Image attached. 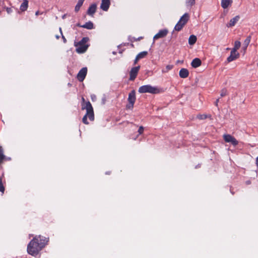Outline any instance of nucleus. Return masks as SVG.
I'll use <instances>...</instances> for the list:
<instances>
[{
    "label": "nucleus",
    "mask_w": 258,
    "mask_h": 258,
    "mask_svg": "<svg viewBox=\"0 0 258 258\" xmlns=\"http://www.w3.org/2000/svg\"><path fill=\"white\" fill-rule=\"evenodd\" d=\"M38 238H40V235L35 236L28 245L27 251L32 255H37L46 245L45 240L38 242Z\"/></svg>",
    "instance_id": "f257e3e1"
},
{
    "label": "nucleus",
    "mask_w": 258,
    "mask_h": 258,
    "mask_svg": "<svg viewBox=\"0 0 258 258\" xmlns=\"http://www.w3.org/2000/svg\"><path fill=\"white\" fill-rule=\"evenodd\" d=\"M82 109L86 110V114L83 117L82 121L84 124H88L89 122L87 121V117H88L91 121H93L94 120L93 109L91 103L89 101H88V102L83 104L82 105Z\"/></svg>",
    "instance_id": "f03ea898"
},
{
    "label": "nucleus",
    "mask_w": 258,
    "mask_h": 258,
    "mask_svg": "<svg viewBox=\"0 0 258 258\" xmlns=\"http://www.w3.org/2000/svg\"><path fill=\"white\" fill-rule=\"evenodd\" d=\"M139 92L140 93H150L157 94L159 93V89L157 87H152L150 85H144L139 89Z\"/></svg>",
    "instance_id": "7ed1b4c3"
},
{
    "label": "nucleus",
    "mask_w": 258,
    "mask_h": 258,
    "mask_svg": "<svg viewBox=\"0 0 258 258\" xmlns=\"http://www.w3.org/2000/svg\"><path fill=\"white\" fill-rule=\"evenodd\" d=\"M136 99V92L134 90H133L128 94L127 100L129 103L128 104L126 105V108L128 109L133 108Z\"/></svg>",
    "instance_id": "20e7f679"
},
{
    "label": "nucleus",
    "mask_w": 258,
    "mask_h": 258,
    "mask_svg": "<svg viewBox=\"0 0 258 258\" xmlns=\"http://www.w3.org/2000/svg\"><path fill=\"white\" fill-rule=\"evenodd\" d=\"M223 139L226 143H231L234 146L237 145L238 144V142L236 140V139L230 135H224Z\"/></svg>",
    "instance_id": "39448f33"
},
{
    "label": "nucleus",
    "mask_w": 258,
    "mask_h": 258,
    "mask_svg": "<svg viewBox=\"0 0 258 258\" xmlns=\"http://www.w3.org/2000/svg\"><path fill=\"white\" fill-rule=\"evenodd\" d=\"M140 66H138L136 67H134L132 68L131 71L130 72V78L129 80L130 81H134L137 76L138 74L139 71L140 70Z\"/></svg>",
    "instance_id": "423d86ee"
},
{
    "label": "nucleus",
    "mask_w": 258,
    "mask_h": 258,
    "mask_svg": "<svg viewBox=\"0 0 258 258\" xmlns=\"http://www.w3.org/2000/svg\"><path fill=\"white\" fill-rule=\"evenodd\" d=\"M87 73V68H83L77 75V79L80 82H82L85 79Z\"/></svg>",
    "instance_id": "0eeeda50"
},
{
    "label": "nucleus",
    "mask_w": 258,
    "mask_h": 258,
    "mask_svg": "<svg viewBox=\"0 0 258 258\" xmlns=\"http://www.w3.org/2000/svg\"><path fill=\"white\" fill-rule=\"evenodd\" d=\"M168 31L167 29H162L159 31L153 37L154 40H156L159 38L165 37L168 34Z\"/></svg>",
    "instance_id": "6e6552de"
},
{
    "label": "nucleus",
    "mask_w": 258,
    "mask_h": 258,
    "mask_svg": "<svg viewBox=\"0 0 258 258\" xmlns=\"http://www.w3.org/2000/svg\"><path fill=\"white\" fill-rule=\"evenodd\" d=\"M239 56V53L233 50H231L230 56L227 58V60L228 62H230L237 58Z\"/></svg>",
    "instance_id": "1a4fd4ad"
},
{
    "label": "nucleus",
    "mask_w": 258,
    "mask_h": 258,
    "mask_svg": "<svg viewBox=\"0 0 258 258\" xmlns=\"http://www.w3.org/2000/svg\"><path fill=\"white\" fill-rule=\"evenodd\" d=\"M110 5V0H102L100 8L104 11H107L109 8Z\"/></svg>",
    "instance_id": "9d476101"
},
{
    "label": "nucleus",
    "mask_w": 258,
    "mask_h": 258,
    "mask_svg": "<svg viewBox=\"0 0 258 258\" xmlns=\"http://www.w3.org/2000/svg\"><path fill=\"white\" fill-rule=\"evenodd\" d=\"M77 46V47L76 48V51L79 53H82L85 52L88 47V45L79 44V43Z\"/></svg>",
    "instance_id": "9b49d317"
},
{
    "label": "nucleus",
    "mask_w": 258,
    "mask_h": 258,
    "mask_svg": "<svg viewBox=\"0 0 258 258\" xmlns=\"http://www.w3.org/2000/svg\"><path fill=\"white\" fill-rule=\"evenodd\" d=\"M97 6L95 4H92L87 11V14L92 16L96 11Z\"/></svg>",
    "instance_id": "f8f14e48"
},
{
    "label": "nucleus",
    "mask_w": 258,
    "mask_h": 258,
    "mask_svg": "<svg viewBox=\"0 0 258 258\" xmlns=\"http://www.w3.org/2000/svg\"><path fill=\"white\" fill-rule=\"evenodd\" d=\"M179 75L181 78H186L189 75V72L186 69H181L179 73Z\"/></svg>",
    "instance_id": "ddd939ff"
},
{
    "label": "nucleus",
    "mask_w": 258,
    "mask_h": 258,
    "mask_svg": "<svg viewBox=\"0 0 258 258\" xmlns=\"http://www.w3.org/2000/svg\"><path fill=\"white\" fill-rule=\"evenodd\" d=\"M202 64V61L200 59L196 58L194 59L191 63V66L194 68H197L200 67Z\"/></svg>",
    "instance_id": "4468645a"
},
{
    "label": "nucleus",
    "mask_w": 258,
    "mask_h": 258,
    "mask_svg": "<svg viewBox=\"0 0 258 258\" xmlns=\"http://www.w3.org/2000/svg\"><path fill=\"white\" fill-rule=\"evenodd\" d=\"M240 17L239 16H236L234 18L231 19L229 23L227 24L228 27H232L235 25L237 22L239 20Z\"/></svg>",
    "instance_id": "2eb2a0df"
},
{
    "label": "nucleus",
    "mask_w": 258,
    "mask_h": 258,
    "mask_svg": "<svg viewBox=\"0 0 258 258\" xmlns=\"http://www.w3.org/2000/svg\"><path fill=\"white\" fill-rule=\"evenodd\" d=\"M189 15L187 13H185L180 19L179 22L182 24V25H185L186 23L189 20Z\"/></svg>",
    "instance_id": "dca6fc26"
},
{
    "label": "nucleus",
    "mask_w": 258,
    "mask_h": 258,
    "mask_svg": "<svg viewBox=\"0 0 258 258\" xmlns=\"http://www.w3.org/2000/svg\"><path fill=\"white\" fill-rule=\"evenodd\" d=\"M28 7V1L27 0H23L22 4L20 6V10L24 12L26 11Z\"/></svg>",
    "instance_id": "f3484780"
},
{
    "label": "nucleus",
    "mask_w": 258,
    "mask_h": 258,
    "mask_svg": "<svg viewBox=\"0 0 258 258\" xmlns=\"http://www.w3.org/2000/svg\"><path fill=\"white\" fill-rule=\"evenodd\" d=\"M81 27L90 30L94 28V25L92 22L89 21L86 23L84 25L81 26Z\"/></svg>",
    "instance_id": "a211bd4d"
},
{
    "label": "nucleus",
    "mask_w": 258,
    "mask_h": 258,
    "mask_svg": "<svg viewBox=\"0 0 258 258\" xmlns=\"http://www.w3.org/2000/svg\"><path fill=\"white\" fill-rule=\"evenodd\" d=\"M197 38V37L194 35H191L188 38V43L189 45H192L196 43Z\"/></svg>",
    "instance_id": "6ab92c4d"
},
{
    "label": "nucleus",
    "mask_w": 258,
    "mask_h": 258,
    "mask_svg": "<svg viewBox=\"0 0 258 258\" xmlns=\"http://www.w3.org/2000/svg\"><path fill=\"white\" fill-rule=\"evenodd\" d=\"M250 40H251V36H248L247 37L246 39L244 40V41L243 42V48L244 51L246 49L248 45H249V44L250 42Z\"/></svg>",
    "instance_id": "aec40b11"
},
{
    "label": "nucleus",
    "mask_w": 258,
    "mask_h": 258,
    "mask_svg": "<svg viewBox=\"0 0 258 258\" xmlns=\"http://www.w3.org/2000/svg\"><path fill=\"white\" fill-rule=\"evenodd\" d=\"M231 1L230 0H222L221 1V6L223 8L226 9L228 7V6L231 4Z\"/></svg>",
    "instance_id": "412c9836"
},
{
    "label": "nucleus",
    "mask_w": 258,
    "mask_h": 258,
    "mask_svg": "<svg viewBox=\"0 0 258 258\" xmlns=\"http://www.w3.org/2000/svg\"><path fill=\"white\" fill-rule=\"evenodd\" d=\"M84 1L85 0H79L78 1V3L76 5V6L75 7V11L76 12H78L79 11L80 8L83 5V4Z\"/></svg>",
    "instance_id": "4be33fe9"
},
{
    "label": "nucleus",
    "mask_w": 258,
    "mask_h": 258,
    "mask_svg": "<svg viewBox=\"0 0 258 258\" xmlns=\"http://www.w3.org/2000/svg\"><path fill=\"white\" fill-rule=\"evenodd\" d=\"M184 26V25H182V24H181L180 22L178 21L176 25H175L174 29L176 31H179L182 29Z\"/></svg>",
    "instance_id": "5701e85b"
},
{
    "label": "nucleus",
    "mask_w": 258,
    "mask_h": 258,
    "mask_svg": "<svg viewBox=\"0 0 258 258\" xmlns=\"http://www.w3.org/2000/svg\"><path fill=\"white\" fill-rule=\"evenodd\" d=\"M240 42L239 41H236L234 43V47L232 49L235 51H237V50L240 48Z\"/></svg>",
    "instance_id": "b1692460"
},
{
    "label": "nucleus",
    "mask_w": 258,
    "mask_h": 258,
    "mask_svg": "<svg viewBox=\"0 0 258 258\" xmlns=\"http://www.w3.org/2000/svg\"><path fill=\"white\" fill-rule=\"evenodd\" d=\"M147 54H148V52L144 51H142V52L139 53L137 55V56H138V57L139 58V59H140L141 58L145 57Z\"/></svg>",
    "instance_id": "393cba45"
},
{
    "label": "nucleus",
    "mask_w": 258,
    "mask_h": 258,
    "mask_svg": "<svg viewBox=\"0 0 258 258\" xmlns=\"http://www.w3.org/2000/svg\"><path fill=\"white\" fill-rule=\"evenodd\" d=\"M5 158L4 154V150L2 146H0V163H1Z\"/></svg>",
    "instance_id": "a878e982"
},
{
    "label": "nucleus",
    "mask_w": 258,
    "mask_h": 258,
    "mask_svg": "<svg viewBox=\"0 0 258 258\" xmlns=\"http://www.w3.org/2000/svg\"><path fill=\"white\" fill-rule=\"evenodd\" d=\"M89 39L87 37H84L82 40L78 43L79 44L86 45L85 43L88 41Z\"/></svg>",
    "instance_id": "bb28decb"
},
{
    "label": "nucleus",
    "mask_w": 258,
    "mask_h": 258,
    "mask_svg": "<svg viewBox=\"0 0 258 258\" xmlns=\"http://www.w3.org/2000/svg\"><path fill=\"white\" fill-rule=\"evenodd\" d=\"M197 117L199 119H205L208 117V115L206 114H198Z\"/></svg>",
    "instance_id": "cd10ccee"
},
{
    "label": "nucleus",
    "mask_w": 258,
    "mask_h": 258,
    "mask_svg": "<svg viewBox=\"0 0 258 258\" xmlns=\"http://www.w3.org/2000/svg\"><path fill=\"white\" fill-rule=\"evenodd\" d=\"M0 191L4 193L5 191V187L2 183V178H0Z\"/></svg>",
    "instance_id": "c85d7f7f"
},
{
    "label": "nucleus",
    "mask_w": 258,
    "mask_h": 258,
    "mask_svg": "<svg viewBox=\"0 0 258 258\" xmlns=\"http://www.w3.org/2000/svg\"><path fill=\"white\" fill-rule=\"evenodd\" d=\"M187 6H192L195 4V0H186Z\"/></svg>",
    "instance_id": "c756f323"
},
{
    "label": "nucleus",
    "mask_w": 258,
    "mask_h": 258,
    "mask_svg": "<svg viewBox=\"0 0 258 258\" xmlns=\"http://www.w3.org/2000/svg\"><path fill=\"white\" fill-rule=\"evenodd\" d=\"M44 240H45V241H46V244L47 242H48V238H46L44 237L43 236H40V238H38V242H43Z\"/></svg>",
    "instance_id": "7c9ffc66"
},
{
    "label": "nucleus",
    "mask_w": 258,
    "mask_h": 258,
    "mask_svg": "<svg viewBox=\"0 0 258 258\" xmlns=\"http://www.w3.org/2000/svg\"><path fill=\"white\" fill-rule=\"evenodd\" d=\"M227 95V90L226 89H222L221 92L220 96L224 97Z\"/></svg>",
    "instance_id": "2f4dec72"
},
{
    "label": "nucleus",
    "mask_w": 258,
    "mask_h": 258,
    "mask_svg": "<svg viewBox=\"0 0 258 258\" xmlns=\"http://www.w3.org/2000/svg\"><path fill=\"white\" fill-rule=\"evenodd\" d=\"M143 131H144V127L142 126H141L139 127V130H138V133H139V135H141L143 133Z\"/></svg>",
    "instance_id": "473e14b6"
},
{
    "label": "nucleus",
    "mask_w": 258,
    "mask_h": 258,
    "mask_svg": "<svg viewBox=\"0 0 258 258\" xmlns=\"http://www.w3.org/2000/svg\"><path fill=\"white\" fill-rule=\"evenodd\" d=\"M173 68V66L172 65H167L166 67V71H165L164 72H167L169 70H170L172 69Z\"/></svg>",
    "instance_id": "72a5a7b5"
},
{
    "label": "nucleus",
    "mask_w": 258,
    "mask_h": 258,
    "mask_svg": "<svg viewBox=\"0 0 258 258\" xmlns=\"http://www.w3.org/2000/svg\"><path fill=\"white\" fill-rule=\"evenodd\" d=\"M59 31L60 32V34L61 35H62V38L63 39V42L64 43H66L67 42V40L66 39V38L64 37V36L62 35V31H61V28H59Z\"/></svg>",
    "instance_id": "f704fd0d"
},
{
    "label": "nucleus",
    "mask_w": 258,
    "mask_h": 258,
    "mask_svg": "<svg viewBox=\"0 0 258 258\" xmlns=\"http://www.w3.org/2000/svg\"><path fill=\"white\" fill-rule=\"evenodd\" d=\"M6 11L8 14H10L12 12V10L10 8H7Z\"/></svg>",
    "instance_id": "c9c22d12"
},
{
    "label": "nucleus",
    "mask_w": 258,
    "mask_h": 258,
    "mask_svg": "<svg viewBox=\"0 0 258 258\" xmlns=\"http://www.w3.org/2000/svg\"><path fill=\"white\" fill-rule=\"evenodd\" d=\"M139 59V58H138V56H136V57L134 60V64H136Z\"/></svg>",
    "instance_id": "e433bc0d"
},
{
    "label": "nucleus",
    "mask_w": 258,
    "mask_h": 258,
    "mask_svg": "<svg viewBox=\"0 0 258 258\" xmlns=\"http://www.w3.org/2000/svg\"><path fill=\"white\" fill-rule=\"evenodd\" d=\"M134 41H139L141 39H143L142 37H140L138 38H133Z\"/></svg>",
    "instance_id": "4c0bfd02"
},
{
    "label": "nucleus",
    "mask_w": 258,
    "mask_h": 258,
    "mask_svg": "<svg viewBox=\"0 0 258 258\" xmlns=\"http://www.w3.org/2000/svg\"><path fill=\"white\" fill-rule=\"evenodd\" d=\"M82 106L83 104H85V103H86L87 102H85V99H84V97H82Z\"/></svg>",
    "instance_id": "58836bf2"
},
{
    "label": "nucleus",
    "mask_w": 258,
    "mask_h": 258,
    "mask_svg": "<svg viewBox=\"0 0 258 258\" xmlns=\"http://www.w3.org/2000/svg\"><path fill=\"white\" fill-rule=\"evenodd\" d=\"M255 164H256V166L258 168V156L256 158Z\"/></svg>",
    "instance_id": "ea45409f"
},
{
    "label": "nucleus",
    "mask_w": 258,
    "mask_h": 258,
    "mask_svg": "<svg viewBox=\"0 0 258 258\" xmlns=\"http://www.w3.org/2000/svg\"><path fill=\"white\" fill-rule=\"evenodd\" d=\"M219 99H217L215 102V105L216 106H218V102H219Z\"/></svg>",
    "instance_id": "a19ab883"
},
{
    "label": "nucleus",
    "mask_w": 258,
    "mask_h": 258,
    "mask_svg": "<svg viewBox=\"0 0 258 258\" xmlns=\"http://www.w3.org/2000/svg\"><path fill=\"white\" fill-rule=\"evenodd\" d=\"M91 98H92V100L93 101L96 98L95 95H91Z\"/></svg>",
    "instance_id": "79ce46f5"
},
{
    "label": "nucleus",
    "mask_w": 258,
    "mask_h": 258,
    "mask_svg": "<svg viewBox=\"0 0 258 258\" xmlns=\"http://www.w3.org/2000/svg\"><path fill=\"white\" fill-rule=\"evenodd\" d=\"M39 14V11H37V12L35 13V15H36V16H38Z\"/></svg>",
    "instance_id": "37998d69"
},
{
    "label": "nucleus",
    "mask_w": 258,
    "mask_h": 258,
    "mask_svg": "<svg viewBox=\"0 0 258 258\" xmlns=\"http://www.w3.org/2000/svg\"><path fill=\"white\" fill-rule=\"evenodd\" d=\"M55 37H56V39H59V35H55Z\"/></svg>",
    "instance_id": "c03bdc74"
},
{
    "label": "nucleus",
    "mask_w": 258,
    "mask_h": 258,
    "mask_svg": "<svg viewBox=\"0 0 258 258\" xmlns=\"http://www.w3.org/2000/svg\"><path fill=\"white\" fill-rule=\"evenodd\" d=\"M246 183H247V184H250V181H246Z\"/></svg>",
    "instance_id": "a18cd8bd"
},
{
    "label": "nucleus",
    "mask_w": 258,
    "mask_h": 258,
    "mask_svg": "<svg viewBox=\"0 0 258 258\" xmlns=\"http://www.w3.org/2000/svg\"><path fill=\"white\" fill-rule=\"evenodd\" d=\"M77 25L78 26L80 27H81V26H82V25H81L80 24H78Z\"/></svg>",
    "instance_id": "49530a36"
},
{
    "label": "nucleus",
    "mask_w": 258,
    "mask_h": 258,
    "mask_svg": "<svg viewBox=\"0 0 258 258\" xmlns=\"http://www.w3.org/2000/svg\"><path fill=\"white\" fill-rule=\"evenodd\" d=\"M132 46L133 47L134 46V45L132 44H131Z\"/></svg>",
    "instance_id": "de8ad7c7"
},
{
    "label": "nucleus",
    "mask_w": 258,
    "mask_h": 258,
    "mask_svg": "<svg viewBox=\"0 0 258 258\" xmlns=\"http://www.w3.org/2000/svg\"><path fill=\"white\" fill-rule=\"evenodd\" d=\"M257 66H258V63H257Z\"/></svg>",
    "instance_id": "09e8293b"
}]
</instances>
